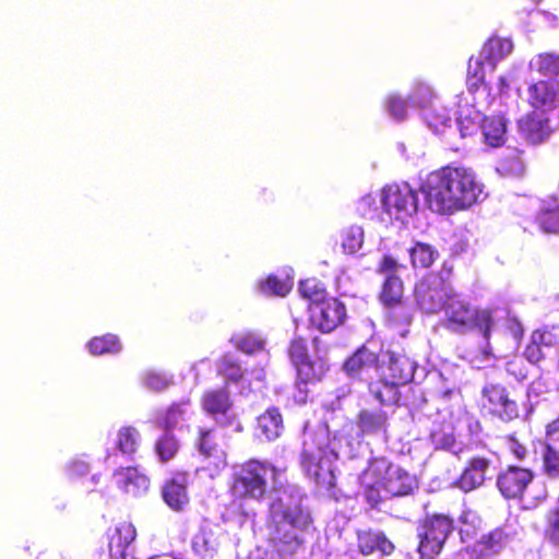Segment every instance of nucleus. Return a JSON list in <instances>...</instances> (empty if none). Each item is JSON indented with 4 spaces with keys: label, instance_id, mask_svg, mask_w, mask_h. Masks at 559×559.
Masks as SVG:
<instances>
[{
    "label": "nucleus",
    "instance_id": "a211bd4d",
    "mask_svg": "<svg viewBox=\"0 0 559 559\" xmlns=\"http://www.w3.org/2000/svg\"><path fill=\"white\" fill-rule=\"evenodd\" d=\"M357 427L358 431L354 439L358 440V445L360 444L361 436H371V437H380L385 438L386 429H388V416L385 412L381 409H362L359 412L357 416Z\"/></svg>",
    "mask_w": 559,
    "mask_h": 559
},
{
    "label": "nucleus",
    "instance_id": "338daca9",
    "mask_svg": "<svg viewBox=\"0 0 559 559\" xmlns=\"http://www.w3.org/2000/svg\"><path fill=\"white\" fill-rule=\"evenodd\" d=\"M502 85H506V80L503 78L500 79Z\"/></svg>",
    "mask_w": 559,
    "mask_h": 559
},
{
    "label": "nucleus",
    "instance_id": "4468645a",
    "mask_svg": "<svg viewBox=\"0 0 559 559\" xmlns=\"http://www.w3.org/2000/svg\"><path fill=\"white\" fill-rule=\"evenodd\" d=\"M484 399V406L502 420L509 421L518 417L516 403L509 399L503 386L493 384L485 386Z\"/></svg>",
    "mask_w": 559,
    "mask_h": 559
},
{
    "label": "nucleus",
    "instance_id": "7c9ffc66",
    "mask_svg": "<svg viewBox=\"0 0 559 559\" xmlns=\"http://www.w3.org/2000/svg\"><path fill=\"white\" fill-rule=\"evenodd\" d=\"M507 126L502 116L486 117L481 123V134L487 145L501 146L506 142Z\"/></svg>",
    "mask_w": 559,
    "mask_h": 559
},
{
    "label": "nucleus",
    "instance_id": "b1692460",
    "mask_svg": "<svg viewBox=\"0 0 559 559\" xmlns=\"http://www.w3.org/2000/svg\"><path fill=\"white\" fill-rule=\"evenodd\" d=\"M289 356L297 369L298 377L306 383L317 379L313 365L309 361L308 349L305 340L297 337L292 341Z\"/></svg>",
    "mask_w": 559,
    "mask_h": 559
},
{
    "label": "nucleus",
    "instance_id": "49530a36",
    "mask_svg": "<svg viewBox=\"0 0 559 559\" xmlns=\"http://www.w3.org/2000/svg\"><path fill=\"white\" fill-rule=\"evenodd\" d=\"M497 171L502 176H521L524 171V164L519 151L514 150L508 157L501 159L497 166Z\"/></svg>",
    "mask_w": 559,
    "mask_h": 559
},
{
    "label": "nucleus",
    "instance_id": "f257e3e1",
    "mask_svg": "<svg viewBox=\"0 0 559 559\" xmlns=\"http://www.w3.org/2000/svg\"><path fill=\"white\" fill-rule=\"evenodd\" d=\"M272 479L276 498L270 506L273 524V539L278 552L257 548L248 559H282V554H295L305 542V531L310 524V515L302 510V493L296 486L284 487V469L267 462L250 460L239 466L234 474L231 492L238 498L261 500Z\"/></svg>",
    "mask_w": 559,
    "mask_h": 559
},
{
    "label": "nucleus",
    "instance_id": "393cba45",
    "mask_svg": "<svg viewBox=\"0 0 559 559\" xmlns=\"http://www.w3.org/2000/svg\"><path fill=\"white\" fill-rule=\"evenodd\" d=\"M513 49V44L508 38L492 37L483 46L479 55L485 59L489 72H492L499 61L504 59Z\"/></svg>",
    "mask_w": 559,
    "mask_h": 559
},
{
    "label": "nucleus",
    "instance_id": "423d86ee",
    "mask_svg": "<svg viewBox=\"0 0 559 559\" xmlns=\"http://www.w3.org/2000/svg\"><path fill=\"white\" fill-rule=\"evenodd\" d=\"M409 105L419 111L427 127L437 134L451 128L449 109L442 105L435 88L424 81H416L408 94Z\"/></svg>",
    "mask_w": 559,
    "mask_h": 559
},
{
    "label": "nucleus",
    "instance_id": "a18cd8bd",
    "mask_svg": "<svg viewBox=\"0 0 559 559\" xmlns=\"http://www.w3.org/2000/svg\"><path fill=\"white\" fill-rule=\"evenodd\" d=\"M293 287V278L287 276L280 280L275 275L269 276L264 282L260 283V289L266 295L285 296Z\"/></svg>",
    "mask_w": 559,
    "mask_h": 559
},
{
    "label": "nucleus",
    "instance_id": "dca6fc26",
    "mask_svg": "<svg viewBox=\"0 0 559 559\" xmlns=\"http://www.w3.org/2000/svg\"><path fill=\"white\" fill-rule=\"evenodd\" d=\"M518 128L523 138L532 144L543 142L552 132L549 118L546 114L537 110L521 118Z\"/></svg>",
    "mask_w": 559,
    "mask_h": 559
},
{
    "label": "nucleus",
    "instance_id": "6e6552de",
    "mask_svg": "<svg viewBox=\"0 0 559 559\" xmlns=\"http://www.w3.org/2000/svg\"><path fill=\"white\" fill-rule=\"evenodd\" d=\"M453 520L444 514L427 516L418 526V551L423 558L438 555L449 535L453 532Z\"/></svg>",
    "mask_w": 559,
    "mask_h": 559
},
{
    "label": "nucleus",
    "instance_id": "2eb2a0df",
    "mask_svg": "<svg viewBox=\"0 0 559 559\" xmlns=\"http://www.w3.org/2000/svg\"><path fill=\"white\" fill-rule=\"evenodd\" d=\"M508 536L502 530L484 535L472 549L461 551L456 559H487L499 554L507 545Z\"/></svg>",
    "mask_w": 559,
    "mask_h": 559
},
{
    "label": "nucleus",
    "instance_id": "0eeeda50",
    "mask_svg": "<svg viewBox=\"0 0 559 559\" xmlns=\"http://www.w3.org/2000/svg\"><path fill=\"white\" fill-rule=\"evenodd\" d=\"M383 212L401 223L408 222L418 210L416 191L406 182L384 187L381 191Z\"/></svg>",
    "mask_w": 559,
    "mask_h": 559
},
{
    "label": "nucleus",
    "instance_id": "ddd939ff",
    "mask_svg": "<svg viewBox=\"0 0 559 559\" xmlns=\"http://www.w3.org/2000/svg\"><path fill=\"white\" fill-rule=\"evenodd\" d=\"M533 478L534 474L531 469L510 466L498 476L497 487L507 499H515L522 496Z\"/></svg>",
    "mask_w": 559,
    "mask_h": 559
},
{
    "label": "nucleus",
    "instance_id": "e433bc0d",
    "mask_svg": "<svg viewBox=\"0 0 559 559\" xmlns=\"http://www.w3.org/2000/svg\"><path fill=\"white\" fill-rule=\"evenodd\" d=\"M140 432L134 427H122L117 435V447L122 454L132 455L139 448Z\"/></svg>",
    "mask_w": 559,
    "mask_h": 559
},
{
    "label": "nucleus",
    "instance_id": "bf43d9fd",
    "mask_svg": "<svg viewBox=\"0 0 559 559\" xmlns=\"http://www.w3.org/2000/svg\"><path fill=\"white\" fill-rule=\"evenodd\" d=\"M399 267L397 261L391 255H384L379 264V271L388 275H394Z\"/></svg>",
    "mask_w": 559,
    "mask_h": 559
},
{
    "label": "nucleus",
    "instance_id": "f704fd0d",
    "mask_svg": "<svg viewBox=\"0 0 559 559\" xmlns=\"http://www.w3.org/2000/svg\"><path fill=\"white\" fill-rule=\"evenodd\" d=\"M543 473L549 479H559V447L545 441L542 445Z\"/></svg>",
    "mask_w": 559,
    "mask_h": 559
},
{
    "label": "nucleus",
    "instance_id": "6ab92c4d",
    "mask_svg": "<svg viewBox=\"0 0 559 559\" xmlns=\"http://www.w3.org/2000/svg\"><path fill=\"white\" fill-rule=\"evenodd\" d=\"M112 477L119 489L133 497L146 493L150 488L148 477L136 467L119 468L115 471Z\"/></svg>",
    "mask_w": 559,
    "mask_h": 559
},
{
    "label": "nucleus",
    "instance_id": "c03bdc74",
    "mask_svg": "<svg viewBox=\"0 0 559 559\" xmlns=\"http://www.w3.org/2000/svg\"><path fill=\"white\" fill-rule=\"evenodd\" d=\"M188 411H189V403L188 402H182V403H177V404H173L166 412V414L164 415L163 418H159L158 421L159 424L166 429V430H170L175 427H177V425L185 420L186 419V416L188 414Z\"/></svg>",
    "mask_w": 559,
    "mask_h": 559
},
{
    "label": "nucleus",
    "instance_id": "603ef678",
    "mask_svg": "<svg viewBox=\"0 0 559 559\" xmlns=\"http://www.w3.org/2000/svg\"><path fill=\"white\" fill-rule=\"evenodd\" d=\"M385 109L388 114L395 120H403L407 115L406 102L399 95H389L385 100Z\"/></svg>",
    "mask_w": 559,
    "mask_h": 559
},
{
    "label": "nucleus",
    "instance_id": "cd10ccee",
    "mask_svg": "<svg viewBox=\"0 0 559 559\" xmlns=\"http://www.w3.org/2000/svg\"><path fill=\"white\" fill-rule=\"evenodd\" d=\"M487 71H489V68L480 55L469 58L467 67V87L471 94L478 93L484 96L488 95L484 84Z\"/></svg>",
    "mask_w": 559,
    "mask_h": 559
},
{
    "label": "nucleus",
    "instance_id": "58836bf2",
    "mask_svg": "<svg viewBox=\"0 0 559 559\" xmlns=\"http://www.w3.org/2000/svg\"><path fill=\"white\" fill-rule=\"evenodd\" d=\"M92 355L115 354L120 352L121 344L114 334H107L100 337H94L87 344Z\"/></svg>",
    "mask_w": 559,
    "mask_h": 559
},
{
    "label": "nucleus",
    "instance_id": "c756f323",
    "mask_svg": "<svg viewBox=\"0 0 559 559\" xmlns=\"http://www.w3.org/2000/svg\"><path fill=\"white\" fill-rule=\"evenodd\" d=\"M377 361V354L362 346L345 361L344 369L353 378L360 377L366 370L373 368Z\"/></svg>",
    "mask_w": 559,
    "mask_h": 559
},
{
    "label": "nucleus",
    "instance_id": "9b49d317",
    "mask_svg": "<svg viewBox=\"0 0 559 559\" xmlns=\"http://www.w3.org/2000/svg\"><path fill=\"white\" fill-rule=\"evenodd\" d=\"M202 407L221 426H233L236 413L225 389L210 390L202 397Z\"/></svg>",
    "mask_w": 559,
    "mask_h": 559
},
{
    "label": "nucleus",
    "instance_id": "4be33fe9",
    "mask_svg": "<svg viewBox=\"0 0 559 559\" xmlns=\"http://www.w3.org/2000/svg\"><path fill=\"white\" fill-rule=\"evenodd\" d=\"M416 362L404 354L390 353L389 361L382 373L401 384L411 382L414 378Z\"/></svg>",
    "mask_w": 559,
    "mask_h": 559
},
{
    "label": "nucleus",
    "instance_id": "c85d7f7f",
    "mask_svg": "<svg viewBox=\"0 0 559 559\" xmlns=\"http://www.w3.org/2000/svg\"><path fill=\"white\" fill-rule=\"evenodd\" d=\"M401 385V383L391 381V379L382 373L380 380L369 384V391L382 405H393L400 400L399 388Z\"/></svg>",
    "mask_w": 559,
    "mask_h": 559
},
{
    "label": "nucleus",
    "instance_id": "6e6d98bb",
    "mask_svg": "<svg viewBox=\"0 0 559 559\" xmlns=\"http://www.w3.org/2000/svg\"><path fill=\"white\" fill-rule=\"evenodd\" d=\"M531 338L539 344L543 349H549L557 343V337L549 331L536 330L531 335Z\"/></svg>",
    "mask_w": 559,
    "mask_h": 559
},
{
    "label": "nucleus",
    "instance_id": "3c124183",
    "mask_svg": "<svg viewBox=\"0 0 559 559\" xmlns=\"http://www.w3.org/2000/svg\"><path fill=\"white\" fill-rule=\"evenodd\" d=\"M197 445L200 454L205 457L214 456L219 451L217 444L214 442L213 430L200 429Z\"/></svg>",
    "mask_w": 559,
    "mask_h": 559
},
{
    "label": "nucleus",
    "instance_id": "ea45409f",
    "mask_svg": "<svg viewBox=\"0 0 559 559\" xmlns=\"http://www.w3.org/2000/svg\"><path fill=\"white\" fill-rule=\"evenodd\" d=\"M403 296V284L400 277L386 275L382 286L381 300L385 305H395L400 302Z\"/></svg>",
    "mask_w": 559,
    "mask_h": 559
},
{
    "label": "nucleus",
    "instance_id": "20e7f679",
    "mask_svg": "<svg viewBox=\"0 0 559 559\" xmlns=\"http://www.w3.org/2000/svg\"><path fill=\"white\" fill-rule=\"evenodd\" d=\"M364 497L376 507L384 497L411 495L417 487L416 478L384 457L372 460L360 476Z\"/></svg>",
    "mask_w": 559,
    "mask_h": 559
},
{
    "label": "nucleus",
    "instance_id": "bb28decb",
    "mask_svg": "<svg viewBox=\"0 0 559 559\" xmlns=\"http://www.w3.org/2000/svg\"><path fill=\"white\" fill-rule=\"evenodd\" d=\"M163 498L173 510H181L188 503L186 475H177L167 481L163 489Z\"/></svg>",
    "mask_w": 559,
    "mask_h": 559
},
{
    "label": "nucleus",
    "instance_id": "a878e982",
    "mask_svg": "<svg viewBox=\"0 0 559 559\" xmlns=\"http://www.w3.org/2000/svg\"><path fill=\"white\" fill-rule=\"evenodd\" d=\"M358 548L364 555L376 551L381 555H390L394 546L382 532L364 531L358 533Z\"/></svg>",
    "mask_w": 559,
    "mask_h": 559
},
{
    "label": "nucleus",
    "instance_id": "e2e57ef3",
    "mask_svg": "<svg viewBox=\"0 0 559 559\" xmlns=\"http://www.w3.org/2000/svg\"><path fill=\"white\" fill-rule=\"evenodd\" d=\"M513 324L515 325V329L513 331V334L515 337L522 334V328L519 322L514 321Z\"/></svg>",
    "mask_w": 559,
    "mask_h": 559
},
{
    "label": "nucleus",
    "instance_id": "a19ab883",
    "mask_svg": "<svg viewBox=\"0 0 559 559\" xmlns=\"http://www.w3.org/2000/svg\"><path fill=\"white\" fill-rule=\"evenodd\" d=\"M218 372L222 373L227 380L237 382L245 379L246 374L239 364L238 357L235 354H226L222 357L218 365Z\"/></svg>",
    "mask_w": 559,
    "mask_h": 559
},
{
    "label": "nucleus",
    "instance_id": "8fccbe9b",
    "mask_svg": "<svg viewBox=\"0 0 559 559\" xmlns=\"http://www.w3.org/2000/svg\"><path fill=\"white\" fill-rule=\"evenodd\" d=\"M143 382L150 390L162 391L171 384L173 378L163 372L147 371L143 377Z\"/></svg>",
    "mask_w": 559,
    "mask_h": 559
},
{
    "label": "nucleus",
    "instance_id": "412c9836",
    "mask_svg": "<svg viewBox=\"0 0 559 559\" xmlns=\"http://www.w3.org/2000/svg\"><path fill=\"white\" fill-rule=\"evenodd\" d=\"M136 536L135 527L128 522L119 523L108 534V549L111 559H124Z\"/></svg>",
    "mask_w": 559,
    "mask_h": 559
},
{
    "label": "nucleus",
    "instance_id": "774afa93",
    "mask_svg": "<svg viewBox=\"0 0 559 559\" xmlns=\"http://www.w3.org/2000/svg\"><path fill=\"white\" fill-rule=\"evenodd\" d=\"M513 366H514L513 364H510V365H509L508 370H509L510 372H512V371H511V368H512Z\"/></svg>",
    "mask_w": 559,
    "mask_h": 559
},
{
    "label": "nucleus",
    "instance_id": "f03ea898",
    "mask_svg": "<svg viewBox=\"0 0 559 559\" xmlns=\"http://www.w3.org/2000/svg\"><path fill=\"white\" fill-rule=\"evenodd\" d=\"M326 409L324 425L313 431L305 432L300 464L306 475L319 485L331 483L334 462L343 457H353L358 448L354 439L353 423L338 407Z\"/></svg>",
    "mask_w": 559,
    "mask_h": 559
},
{
    "label": "nucleus",
    "instance_id": "864d4df0",
    "mask_svg": "<svg viewBox=\"0 0 559 559\" xmlns=\"http://www.w3.org/2000/svg\"><path fill=\"white\" fill-rule=\"evenodd\" d=\"M67 473L70 478L85 476L90 473V464L82 457L73 459L67 465Z\"/></svg>",
    "mask_w": 559,
    "mask_h": 559
},
{
    "label": "nucleus",
    "instance_id": "c9c22d12",
    "mask_svg": "<svg viewBox=\"0 0 559 559\" xmlns=\"http://www.w3.org/2000/svg\"><path fill=\"white\" fill-rule=\"evenodd\" d=\"M530 70L536 71L542 75H551L559 73V55L545 52L531 59Z\"/></svg>",
    "mask_w": 559,
    "mask_h": 559
},
{
    "label": "nucleus",
    "instance_id": "72a5a7b5",
    "mask_svg": "<svg viewBox=\"0 0 559 559\" xmlns=\"http://www.w3.org/2000/svg\"><path fill=\"white\" fill-rule=\"evenodd\" d=\"M412 265L414 267L427 269L438 258V251L428 243L416 242L407 249Z\"/></svg>",
    "mask_w": 559,
    "mask_h": 559
},
{
    "label": "nucleus",
    "instance_id": "f8f14e48",
    "mask_svg": "<svg viewBox=\"0 0 559 559\" xmlns=\"http://www.w3.org/2000/svg\"><path fill=\"white\" fill-rule=\"evenodd\" d=\"M492 462L483 456L472 457L464 467L455 486L464 492L480 488L488 477H491Z\"/></svg>",
    "mask_w": 559,
    "mask_h": 559
},
{
    "label": "nucleus",
    "instance_id": "0e129e2a",
    "mask_svg": "<svg viewBox=\"0 0 559 559\" xmlns=\"http://www.w3.org/2000/svg\"><path fill=\"white\" fill-rule=\"evenodd\" d=\"M255 373H257V374H255V378H257L258 380L262 381V380H263V378H264V372H263V370H258Z\"/></svg>",
    "mask_w": 559,
    "mask_h": 559
},
{
    "label": "nucleus",
    "instance_id": "5701e85b",
    "mask_svg": "<svg viewBox=\"0 0 559 559\" xmlns=\"http://www.w3.org/2000/svg\"><path fill=\"white\" fill-rule=\"evenodd\" d=\"M481 104L475 102L472 106H462L459 109V116L456 118V128L460 132L461 138H466L475 134L478 129H481L484 117L481 114Z\"/></svg>",
    "mask_w": 559,
    "mask_h": 559
},
{
    "label": "nucleus",
    "instance_id": "1a4fd4ad",
    "mask_svg": "<svg viewBox=\"0 0 559 559\" xmlns=\"http://www.w3.org/2000/svg\"><path fill=\"white\" fill-rule=\"evenodd\" d=\"M453 288L442 277L430 274L415 286V300L419 309L428 314L443 310Z\"/></svg>",
    "mask_w": 559,
    "mask_h": 559
},
{
    "label": "nucleus",
    "instance_id": "f3484780",
    "mask_svg": "<svg viewBox=\"0 0 559 559\" xmlns=\"http://www.w3.org/2000/svg\"><path fill=\"white\" fill-rule=\"evenodd\" d=\"M528 96L535 110L546 114L559 107V84L555 81H539L530 86Z\"/></svg>",
    "mask_w": 559,
    "mask_h": 559
},
{
    "label": "nucleus",
    "instance_id": "de8ad7c7",
    "mask_svg": "<svg viewBox=\"0 0 559 559\" xmlns=\"http://www.w3.org/2000/svg\"><path fill=\"white\" fill-rule=\"evenodd\" d=\"M299 292L304 298L309 299L310 304L325 298V289L316 278L300 282Z\"/></svg>",
    "mask_w": 559,
    "mask_h": 559
},
{
    "label": "nucleus",
    "instance_id": "4d7b16f0",
    "mask_svg": "<svg viewBox=\"0 0 559 559\" xmlns=\"http://www.w3.org/2000/svg\"><path fill=\"white\" fill-rule=\"evenodd\" d=\"M377 195L366 194L358 202V211L362 216L371 217L377 211Z\"/></svg>",
    "mask_w": 559,
    "mask_h": 559
},
{
    "label": "nucleus",
    "instance_id": "9d476101",
    "mask_svg": "<svg viewBox=\"0 0 559 559\" xmlns=\"http://www.w3.org/2000/svg\"><path fill=\"white\" fill-rule=\"evenodd\" d=\"M310 324L322 333H330L346 318V308L338 299L330 297L308 306Z\"/></svg>",
    "mask_w": 559,
    "mask_h": 559
},
{
    "label": "nucleus",
    "instance_id": "aec40b11",
    "mask_svg": "<svg viewBox=\"0 0 559 559\" xmlns=\"http://www.w3.org/2000/svg\"><path fill=\"white\" fill-rule=\"evenodd\" d=\"M222 528L210 522H203L192 538V549L200 557H213L219 546Z\"/></svg>",
    "mask_w": 559,
    "mask_h": 559
},
{
    "label": "nucleus",
    "instance_id": "7ed1b4c3",
    "mask_svg": "<svg viewBox=\"0 0 559 559\" xmlns=\"http://www.w3.org/2000/svg\"><path fill=\"white\" fill-rule=\"evenodd\" d=\"M420 189L429 209L440 214L465 210L485 198L484 185L476 174L462 166H445L430 173Z\"/></svg>",
    "mask_w": 559,
    "mask_h": 559
},
{
    "label": "nucleus",
    "instance_id": "69168bd1",
    "mask_svg": "<svg viewBox=\"0 0 559 559\" xmlns=\"http://www.w3.org/2000/svg\"><path fill=\"white\" fill-rule=\"evenodd\" d=\"M98 480H99V475H97V474L93 475L91 478V481L93 483V485L98 484Z\"/></svg>",
    "mask_w": 559,
    "mask_h": 559
},
{
    "label": "nucleus",
    "instance_id": "79ce46f5",
    "mask_svg": "<svg viewBox=\"0 0 559 559\" xmlns=\"http://www.w3.org/2000/svg\"><path fill=\"white\" fill-rule=\"evenodd\" d=\"M231 342L239 350L246 354L261 352L264 349L265 344L261 336L251 332L235 335Z\"/></svg>",
    "mask_w": 559,
    "mask_h": 559
},
{
    "label": "nucleus",
    "instance_id": "680f3d73",
    "mask_svg": "<svg viewBox=\"0 0 559 559\" xmlns=\"http://www.w3.org/2000/svg\"><path fill=\"white\" fill-rule=\"evenodd\" d=\"M511 450H512L513 454H514L518 459H520V460L524 459V457H525V455H526V449H525V447L521 445V444H520V443H518V442H513V443H512V445H511Z\"/></svg>",
    "mask_w": 559,
    "mask_h": 559
},
{
    "label": "nucleus",
    "instance_id": "39448f33",
    "mask_svg": "<svg viewBox=\"0 0 559 559\" xmlns=\"http://www.w3.org/2000/svg\"><path fill=\"white\" fill-rule=\"evenodd\" d=\"M445 326L457 333H465L477 329L488 340L490 331L500 318V310L474 309L468 301L454 292L448 299L444 308Z\"/></svg>",
    "mask_w": 559,
    "mask_h": 559
},
{
    "label": "nucleus",
    "instance_id": "4c0bfd02",
    "mask_svg": "<svg viewBox=\"0 0 559 559\" xmlns=\"http://www.w3.org/2000/svg\"><path fill=\"white\" fill-rule=\"evenodd\" d=\"M364 229L358 225H352L342 231V247L347 254L358 252L364 245Z\"/></svg>",
    "mask_w": 559,
    "mask_h": 559
},
{
    "label": "nucleus",
    "instance_id": "2f4dec72",
    "mask_svg": "<svg viewBox=\"0 0 559 559\" xmlns=\"http://www.w3.org/2000/svg\"><path fill=\"white\" fill-rule=\"evenodd\" d=\"M283 430L282 415L277 408H270L258 417L257 435L265 440L276 439Z\"/></svg>",
    "mask_w": 559,
    "mask_h": 559
},
{
    "label": "nucleus",
    "instance_id": "37998d69",
    "mask_svg": "<svg viewBox=\"0 0 559 559\" xmlns=\"http://www.w3.org/2000/svg\"><path fill=\"white\" fill-rule=\"evenodd\" d=\"M179 449V442L170 431L165 433L157 440L155 451L162 462L171 460Z\"/></svg>",
    "mask_w": 559,
    "mask_h": 559
},
{
    "label": "nucleus",
    "instance_id": "052dcab7",
    "mask_svg": "<svg viewBox=\"0 0 559 559\" xmlns=\"http://www.w3.org/2000/svg\"><path fill=\"white\" fill-rule=\"evenodd\" d=\"M546 441L559 447V414L555 420L547 425Z\"/></svg>",
    "mask_w": 559,
    "mask_h": 559
},
{
    "label": "nucleus",
    "instance_id": "473e14b6",
    "mask_svg": "<svg viewBox=\"0 0 559 559\" xmlns=\"http://www.w3.org/2000/svg\"><path fill=\"white\" fill-rule=\"evenodd\" d=\"M536 222L545 233H559V202L556 199L543 202Z\"/></svg>",
    "mask_w": 559,
    "mask_h": 559
},
{
    "label": "nucleus",
    "instance_id": "13d9d810",
    "mask_svg": "<svg viewBox=\"0 0 559 559\" xmlns=\"http://www.w3.org/2000/svg\"><path fill=\"white\" fill-rule=\"evenodd\" d=\"M547 535L549 539L559 546V510L551 511L548 518Z\"/></svg>",
    "mask_w": 559,
    "mask_h": 559
},
{
    "label": "nucleus",
    "instance_id": "5fc2aeb1",
    "mask_svg": "<svg viewBox=\"0 0 559 559\" xmlns=\"http://www.w3.org/2000/svg\"><path fill=\"white\" fill-rule=\"evenodd\" d=\"M545 349L532 338L524 350V357L533 365L538 364L545 358Z\"/></svg>",
    "mask_w": 559,
    "mask_h": 559
},
{
    "label": "nucleus",
    "instance_id": "09e8293b",
    "mask_svg": "<svg viewBox=\"0 0 559 559\" xmlns=\"http://www.w3.org/2000/svg\"><path fill=\"white\" fill-rule=\"evenodd\" d=\"M431 439L437 448L456 452V438L452 427L441 431H432Z\"/></svg>",
    "mask_w": 559,
    "mask_h": 559
}]
</instances>
